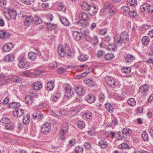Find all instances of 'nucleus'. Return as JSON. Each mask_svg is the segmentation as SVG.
I'll return each mask as SVG.
<instances>
[{
  "label": "nucleus",
  "mask_w": 153,
  "mask_h": 153,
  "mask_svg": "<svg viewBox=\"0 0 153 153\" xmlns=\"http://www.w3.org/2000/svg\"><path fill=\"white\" fill-rule=\"evenodd\" d=\"M37 55L36 53L33 52H30L28 54V58L32 61H34L37 58Z\"/></svg>",
  "instance_id": "obj_29"
},
{
  "label": "nucleus",
  "mask_w": 153,
  "mask_h": 153,
  "mask_svg": "<svg viewBox=\"0 0 153 153\" xmlns=\"http://www.w3.org/2000/svg\"><path fill=\"white\" fill-rule=\"evenodd\" d=\"M5 14L6 17L8 19H14L16 18L17 13L16 10L13 9L7 8L3 12Z\"/></svg>",
  "instance_id": "obj_5"
},
{
  "label": "nucleus",
  "mask_w": 153,
  "mask_h": 153,
  "mask_svg": "<svg viewBox=\"0 0 153 153\" xmlns=\"http://www.w3.org/2000/svg\"><path fill=\"white\" fill-rule=\"evenodd\" d=\"M68 127L67 125L62 128L60 131L59 134L61 136L63 137L65 134L68 131Z\"/></svg>",
  "instance_id": "obj_46"
},
{
  "label": "nucleus",
  "mask_w": 153,
  "mask_h": 153,
  "mask_svg": "<svg viewBox=\"0 0 153 153\" xmlns=\"http://www.w3.org/2000/svg\"><path fill=\"white\" fill-rule=\"evenodd\" d=\"M65 48V52L66 53V55L67 57H69V56H71V53L70 48L68 45H65V47H63Z\"/></svg>",
  "instance_id": "obj_34"
},
{
  "label": "nucleus",
  "mask_w": 153,
  "mask_h": 153,
  "mask_svg": "<svg viewBox=\"0 0 153 153\" xmlns=\"http://www.w3.org/2000/svg\"><path fill=\"white\" fill-rule=\"evenodd\" d=\"M127 2L128 5L130 6H133L134 7L136 6L137 4L136 0H127Z\"/></svg>",
  "instance_id": "obj_54"
},
{
  "label": "nucleus",
  "mask_w": 153,
  "mask_h": 153,
  "mask_svg": "<svg viewBox=\"0 0 153 153\" xmlns=\"http://www.w3.org/2000/svg\"><path fill=\"white\" fill-rule=\"evenodd\" d=\"M30 116L29 114H27L25 116L23 119V123L25 125H27L30 122Z\"/></svg>",
  "instance_id": "obj_31"
},
{
  "label": "nucleus",
  "mask_w": 153,
  "mask_h": 153,
  "mask_svg": "<svg viewBox=\"0 0 153 153\" xmlns=\"http://www.w3.org/2000/svg\"><path fill=\"white\" fill-rule=\"evenodd\" d=\"M121 9L123 12L128 13V14L130 12V9L128 6H124L121 7Z\"/></svg>",
  "instance_id": "obj_58"
},
{
  "label": "nucleus",
  "mask_w": 153,
  "mask_h": 153,
  "mask_svg": "<svg viewBox=\"0 0 153 153\" xmlns=\"http://www.w3.org/2000/svg\"><path fill=\"white\" fill-rule=\"evenodd\" d=\"M10 79L11 81L14 83H19L21 81L20 77L15 75H12Z\"/></svg>",
  "instance_id": "obj_35"
},
{
  "label": "nucleus",
  "mask_w": 153,
  "mask_h": 153,
  "mask_svg": "<svg viewBox=\"0 0 153 153\" xmlns=\"http://www.w3.org/2000/svg\"><path fill=\"white\" fill-rule=\"evenodd\" d=\"M123 133L126 136H130L131 134V131L129 128H124L122 131Z\"/></svg>",
  "instance_id": "obj_43"
},
{
  "label": "nucleus",
  "mask_w": 153,
  "mask_h": 153,
  "mask_svg": "<svg viewBox=\"0 0 153 153\" xmlns=\"http://www.w3.org/2000/svg\"><path fill=\"white\" fill-rule=\"evenodd\" d=\"M14 55L13 54H10L7 55L5 56L4 58V60L5 62L12 61L14 59Z\"/></svg>",
  "instance_id": "obj_30"
},
{
  "label": "nucleus",
  "mask_w": 153,
  "mask_h": 153,
  "mask_svg": "<svg viewBox=\"0 0 153 153\" xmlns=\"http://www.w3.org/2000/svg\"><path fill=\"white\" fill-rule=\"evenodd\" d=\"M114 55L111 53H108L105 54L104 59L107 61H110L114 57Z\"/></svg>",
  "instance_id": "obj_39"
},
{
  "label": "nucleus",
  "mask_w": 153,
  "mask_h": 153,
  "mask_svg": "<svg viewBox=\"0 0 153 153\" xmlns=\"http://www.w3.org/2000/svg\"><path fill=\"white\" fill-rule=\"evenodd\" d=\"M25 100L26 103L29 105L32 104L33 102V99L30 96L27 95L25 98Z\"/></svg>",
  "instance_id": "obj_37"
},
{
  "label": "nucleus",
  "mask_w": 153,
  "mask_h": 153,
  "mask_svg": "<svg viewBox=\"0 0 153 153\" xmlns=\"http://www.w3.org/2000/svg\"><path fill=\"white\" fill-rule=\"evenodd\" d=\"M79 17L81 20L79 21L77 23L78 26L84 27L85 26L89 25L88 20L89 19V16L88 13L84 12H81L79 14Z\"/></svg>",
  "instance_id": "obj_2"
},
{
  "label": "nucleus",
  "mask_w": 153,
  "mask_h": 153,
  "mask_svg": "<svg viewBox=\"0 0 153 153\" xmlns=\"http://www.w3.org/2000/svg\"><path fill=\"white\" fill-rule=\"evenodd\" d=\"M59 19L62 24L66 26H69L70 25L71 23L66 18L59 16Z\"/></svg>",
  "instance_id": "obj_19"
},
{
  "label": "nucleus",
  "mask_w": 153,
  "mask_h": 153,
  "mask_svg": "<svg viewBox=\"0 0 153 153\" xmlns=\"http://www.w3.org/2000/svg\"><path fill=\"white\" fill-rule=\"evenodd\" d=\"M111 7L109 8V10L108 11L106 14V17L109 19L114 14V11L111 9Z\"/></svg>",
  "instance_id": "obj_42"
},
{
  "label": "nucleus",
  "mask_w": 153,
  "mask_h": 153,
  "mask_svg": "<svg viewBox=\"0 0 153 153\" xmlns=\"http://www.w3.org/2000/svg\"><path fill=\"white\" fill-rule=\"evenodd\" d=\"M128 14L131 17L134 18H137L138 15V13L135 10H133L131 11L130 10V12H129Z\"/></svg>",
  "instance_id": "obj_55"
},
{
  "label": "nucleus",
  "mask_w": 153,
  "mask_h": 153,
  "mask_svg": "<svg viewBox=\"0 0 153 153\" xmlns=\"http://www.w3.org/2000/svg\"><path fill=\"white\" fill-rule=\"evenodd\" d=\"M14 115L17 117H20L24 114V110L20 108L15 109L13 111Z\"/></svg>",
  "instance_id": "obj_15"
},
{
  "label": "nucleus",
  "mask_w": 153,
  "mask_h": 153,
  "mask_svg": "<svg viewBox=\"0 0 153 153\" xmlns=\"http://www.w3.org/2000/svg\"><path fill=\"white\" fill-rule=\"evenodd\" d=\"M19 61L18 66L22 69H27L29 68V65L27 63L26 58L24 56H21L18 59Z\"/></svg>",
  "instance_id": "obj_4"
},
{
  "label": "nucleus",
  "mask_w": 153,
  "mask_h": 153,
  "mask_svg": "<svg viewBox=\"0 0 153 153\" xmlns=\"http://www.w3.org/2000/svg\"><path fill=\"white\" fill-rule=\"evenodd\" d=\"M56 25L55 24H53L50 23H47V28L50 30H53L56 27Z\"/></svg>",
  "instance_id": "obj_50"
},
{
  "label": "nucleus",
  "mask_w": 153,
  "mask_h": 153,
  "mask_svg": "<svg viewBox=\"0 0 153 153\" xmlns=\"http://www.w3.org/2000/svg\"><path fill=\"white\" fill-rule=\"evenodd\" d=\"M72 36L74 39L77 41H79L82 37L81 31L79 32L77 31H74L72 33Z\"/></svg>",
  "instance_id": "obj_21"
},
{
  "label": "nucleus",
  "mask_w": 153,
  "mask_h": 153,
  "mask_svg": "<svg viewBox=\"0 0 153 153\" xmlns=\"http://www.w3.org/2000/svg\"><path fill=\"white\" fill-rule=\"evenodd\" d=\"M98 7L97 6H93L91 5L88 12L91 16H94L98 12Z\"/></svg>",
  "instance_id": "obj_12"
},
{
  "label": "nucleus",
  "mask_w": 153,
  "mask_h": 153,
  "mask_svg": "<svg viewBox=\"0 0 153 153\" xmlns=\"http://www.w3.org/2000/svg\"><path fill=\"white\" fill-rule=\"evenodd\" d=\"M81 34L82 35V36H83L85 40L88 41L90 40L89 32L88 30L84 29L83 31H81Z\"/></svg>",
  "instance_id": "obj_23"
},
{
  "label": "nucleus",
  "mask_w": 153,
  "mask_h": 153,
  "mask_svg": "<svg viewBox=\"0 0 153 153\" xmlns=\"http://www.w3.org/2000/svg\"><path fill=\"white\" fill-rule=\"evenodd\" d=\"M140 11L144 14H147L150 12V6L148 3H145L142 5L140 7Z\"/></svg>",
  "instance_id": "obj_6"
},
{
  "label": "nucleus",
  "mask_w": 153,
  "mask_h": 153,
  "mask_svg": "<svg viewBox=\"0 0 153 153\" xmlns=\"http://www.w3.org/2000/svg\"><path fill=\"white\" fill-rule=\"evenodd\" d=\"M11 117L9 115L4 116L2 117L0 122L5 125L6 128L8 130H12L13 127L11 124Z\"/></svg>",
  "instance_id": "obj_3"
},
{
  "label": "nucleus",
  "mask_w": 153,
  "mask_h": 153,
  "mask_svg": "<svg viewBox=\"0 0 153 153\" xmlns=\"http://www.w3.org/2000/svg\"><path fill=\"white\" fill-rule=\"evenodd\" d=\"M81 108L79 106L73 108L71 111V114L72 116L76 115L80 110Z\"/></svg>",
  "instance_id": "obj_25"
},
{
  "label": "nucleus",
  "mask_w": 153,
  "mask_h": 153,
  "mask_svg": "<svg viewBox=\"0 0 153 153\" xmlns=\"http://www.w3.org/2000/svg\"><path fill=\"white\" fill-rule=\"evenodd\" d=\"M111 7V6L110 5H105L104 6L103 8L101 10L100 13H107L108 11L109 10V8Z\"/></svg>",
  "instance_id": "obj_49"
},
{
  "label": "nucleus",
  "mask_w": 153,
  "mask_h": 153,
  "mask_svg": "<svg viewBox=\"0 0 153 153\" xmlns=\"http://www.w3.org/2000/svg\"><path fill=\"white\" fill-rule=\"evenodd\" d=\"M75 91H76L78 95L82 96L85 93V90L84 87L79 85L75 87Z\"/></svg>",
  "instance_id": "obj_11"
},
{
  "label": "nucleus",
  "mask_w": 153,
  "mask_h": 153,
  "mask_svg": "<svg viewBox=\"0 0 153 153\" xmlns=\"http://www.w3.org/2000/svg\"><path fill=\"white\" fill-rule=\"evenodd\" d=\"M85 100L89 103H92L95 101L96 98L92 95L89 94L85 96Z\"/></svg>",
  "instance_id": "obj_18"
},
{
  "label": "nucleus",
  "mask_w": 153,
  "mask_h": 153,
  "mask_svg": "<svg viewBox=\"0 0 153 153\" xmlns=\"http://www.w3.org/2000/svg\"><path fill=\"white\" fill-rule=\"evenodd\" d=\"M149 86L146 84L142 85L139 89V92L143 93L147 92L149 89Z\"/></svg>",
  "instance_id": "obj_27"
},
{
  "label": "nucleus",
  "mask_w": 153,
  "mask_h": 153,
  "mask_svg": "<svg viewBox=\"0 0 153 153\" xmlns=\"http://www.w3.org/2000/svg\"><path fill=\"white\" fill-rule=\"evenodd\" d=\"M98 145L101 148L104 149L106 148L108 146L107 142L105 140H101L99 141Z\"/></svg>",
  "instance_id": "obj_26"
},
{
  "label": "nucleus",
  "mask_w": 153,
  "mask_h": 153,
  "mask_svg": "<svg viewBox=\"0 0 153 153\" xmlns=\"http://www.w3.org/2000/svg\"><path fill=\"white\" fill-rule=\"evenodd\" d=\"M54 83L51 81L47 83L46 87L48 91L52 90L54 87Z\"/></svg>",
  "instance_id": "obj_38"
},
{
  "label": "nucleus",
  "mask_w": 153,
  "mask_h": 153,
  "mask_svg": "<svg viewBox=\"0 0 153 153\" xmlns=\"http://www.w3.org/2000/svg\"><path fill=\"white\" fill-rule=\"evenodd\" d=\"M10 35L9 33L4 30L0 31V38L3 39H8Z\"/></svg>",
  "instance_id": "obj_16"
},
{
  "label": "nucleus",
  "mask_w": 153,
  "mask_h": 153,
  "mask_svg": "<svg viewBox=\"0 0 153 153\" xmlns=\"http://www.w3.org/2000/svg\"><path fill=\"white\" fill-rule=\"evenodd\" d=\"M118 45H117L114 42V45L109 44L108 45V49L109 51H115L117 49L116 46H117Z\"/></svg>",
  "instance_id": "obj_47"
},
{
  "label": "nucleus",
  "mask_w": 153,
  "mask_h": 153,
  "mask_svg": "<svg viewBox=\"0 0 153 153\" xmlns=\"http://www.w3.org/2000/svg\"><path fill=\"white\" fill-rule=\"evenodd\" d=\"M131 69L130 67H123L121 69V71L123 73L129 74L130 73Z\"/></svg>",
  "instance_id": "obj_51"
},
{
  "label": "nucleus",
  "mask_w": 153,
  "mask_h": 153,
  "mask_svg": "<svg viewBox=\"0 0 153 153\" xmlns=\"http://www.w3.org/2000/svg\"><path fill=\"white\" fill-rule=\"evenodd\" d=\"M50 130V125L48 123H46L44 124L42 126L41 128V132L45 134H48Z\"/></svg>",
  "instance_id": "obj_7"
},
{
  "label": "nucleus",
  "mask_w": 153,
  "mask_h": 153,
  "mask_svg": "<svg viewBox=\"0 0 153 153\" xmlns=\"http://www.w3.org/2000/svg\"><path fill=\"white\" fill-rule=\"evenodd\" d=\"M34 20V17L32 16H28L26 17L24 22L25 24V26H27L32 25Z\"/></svg>",
  "instance_id": "obj_13"
},
{
  "label": "nucleus",
  "mask_w": 153,
  "mask_h": 153,
  "mask_svg": "<svg viewBox=\"0 0 153 153\" xmlns=\"http://www.w3.org/2000/svg\"><path fill=\"white\" fill-rule=\"evenodd\" d=\"M90 40L89 41H91L94 45H96L98 42L97 37L95 36L93 37L92 38H90Z\"/></svg>",
  "instance_id": "obj_52"
},
{
  "label": "nucleus",
  "mask_w": 153,
  "mask_h": 153,
  "mask_svg": "<svg viewBox=\"0 0 153 153\" xmlns=\"http://www.w3.org/2000/svg\"><path fill=\"white\" fill-rule=\"evenodd\" d=\"M75 153H82L83 151L82 147L81 146H76L74 149Z\"/></svg>",
  "instance_id": "obj_45"
},
{
  "label": "nucleus",
  "mask_w": 153,
  "mask_h": 153,
  "mask_svg": "<svg viewBox=\"0 0 153 153\" xmlns=\"http://www.w3.org/2000/svg\"><path fill=\"white\" fill-rule=\"evenodd\" d=\"M77 124L78 127L80 129L84 128L85 126V123L82 121L79 120V121L77 123Z\"/></svg>",
  "instance_id": "obj_56"
},
{
  "label": "nucleus",
  "mask_w": 153,
  "mask_h": 153,
  "mask_svg": "<svg viewBox=\"0 0 153 153\" xmlns=\"http://www.w3.org/2000/svg\"><path fill=\"white\" fill-rule=\"evenodd\" d=\"M7 0H0V8L2 10L3 12L7 9Z\"/></svg>",
  "instance_id": "obj_22"
},
{
  "label": "nucleus",
  "mask_w": 153,
  "mask_h": 153,
  "mask_svg": "<svg viewBox=\"0 0 153 153\" xmlns=\"http://www.w3.org/2000/svg\"><path fill=\"white\" fill-rule=\"evenodd\" d=\"M88 56L86 54H82L78 56V59L81 62L86 61L88 59Z\"/></svg>",
  "instance_id": "obj_32"
},
{
  "label": "nucleus",
  "mask_w": 153,
  "mask_h": 153,
  "mask_svg": "<svg viewBox=\"0 0 153 153\" xmlns=\"http://www.w3.org/2000/svg\"><path fill=\"white\" fill-rule=\"evenodd\" d=\"M128 104L130 106H134L136 105V101L133 98L129 99L127 101Z\"/></svg>",
  "instance_id": "obj_53"
},
{
  "label": "nucleus",
  "mask_w": 153,
  "mask_h": 153,
  "mask_svg": "<svg viewBox=\"0 0 153 153\" xmlns=\"http://www.w3.org/2000/svg\"><path fill=\"white\" fill-rule=\"evenodd\" d=\"M99 100L101 102H102L105 99V97L102 93H100L98 96Z\"/></svg>",
  "instance_id": "obj_63"
},
{
  "label": "nucleus",
  "mask_w": 153,
  "mask_h": 153,
  "mask_svg": "<svg viewBox=\"0 0 153 153\" xmlns=\"http://www.w3.org/2000/svg\"><path fill=\"white\" fill-rule=\"evenodd\" d=\"M105 53L104 51L102 50L99 51L97 54V56L99 58H101L104 55Z\"/></svg>",
  "instance_id": "obj_61"
},
{
  "label": "nucleus",
  "mask_w": 153,
  "mask_h": 153,
  "mask_svg": "<svg viewBox=\"0 0 153 153\" xmlns=\"http://www.w3.org/2000/svg\"><path fill=\"white\" fill-rule=\"evenodd\" d=\"M72 89L73 88L69 85L65 87V98L66 97L67 98H69L72 95L74 94Z\"/></svg>",
  "instance_id": "obj_8"
},
{
  "label": "nucleus",
  "mask_w": 153,
  "mask_h": 153,
  "mask_svg": "<svg viewBox=\"0 0 153 153\" xmlns=\"http://www.w3.org/2000/svg\"><path fill=\"white\" fill-rule=\"evenodd\" d=\"M141 137L142 139L145 141H148L149 136L147 132L145 131H143L142 132Z\"/></svg>",
  "instance_id": "obj_48"
},
{
  "label": "nucleus",
  "mask_w": 153,
  "mask_h": 153,
  "mask_svg": "<svg viewBox=\"0 0 153 153\" xmlns=\"http://www.w3.org/2000/svg\"><path fill=\"white\" fill-rule=\"evenodd\" d=\"M114 41L117 45H121L122 43H128L129 41L128 34L126 32L121 33L119 36H116L114 38Z\"/></svg>",
  "instance_id": "obj_1"
},
{
  "label": "nucleus",
  "mask_w": 153,
  "mask_h": 153,
  "mask_svg": "<svg viewBox=\"0 0 153 153\" xmlns=\"http://www.w3.org/2000/svg\"><path fill=\"white\" fill-rule=\"evenodd\" d=\"M57 63L56 62L51 63L49 64V68L50 69H53L56 68L57 67Z\"/></svg>",
  "instance_id": "obj_60"
},
{
  "label": "nucleus",
  "mask_w": 153,
  "mask_h": 153,
  "mask_svg": "<svg viewBox=\"0 0 153 153\" xmlns=\"http://www.w3.org/2000/svg\"><path fill=\"white\" fill-rule=\"evenodd\" d=\"M58 8L64 12H65L66 10V7L61 3L59 4Z\"/></svg>",
  "instance_id": "obj_59"
},
{
  "label": "nucleus",
  "mask_w": 153,
  "mask_h": 153,
  "mask_svg": "<svg viewBox=\"0 0 153 153\" xmlns=\"http://www.w3.org/2000/svg\"><path fill=\"white\" fill-rule=\"evenodd\" d=\"M42 84L41 82L38 81L34 82L32 85L33 89L36 90H40L42 88Z\"/></svg>",
  "instance_id": "obj_17"
},
{
  "label": "nucleus",
  "mask_w": 153,
  "mask_h": 153,
  "mask_svg": "<svg viewBox=\"0 0 153 153\" xmlns=\"http://www.w3.org/2000/svg\"><path fill=\"white\" fill-rule=\"evenodd\" d=\"M92 117L91 114L89 112H85L82 115V117L85 119H90V117Z\"/></svg>",
  "instance_id": "obj_57"
},
{
  "label": "nucleus",
  "mask_w": 153,
  "mask_h": 153,
  "mask_svg": "<svg viewBox=\"0 0 153 153\" xmlns=\"http://www.w3.org/2000/svg\"><path fill=\"white\" fill-rule=\"evenodd\" d=\"M105 81L110 86L114 88L116 86V82L113 77L108 76L105 78Z\"/></svg>",
  "instance_id": "obj_9"
},
{
  "label": "nucleus",
  "mask_w": 153,
  "mask_h": 153,
  "mask_svg": "<svg viewBox=\"0 0 153 153\" xmlns=\"http://www.w3.org/2000/svg\"><path fill=\"white\" fill-rule=\"evenodd\" d=\"M43 118L42 114L38 110H35L33 113L32 118L34 119L42 120Z\"/></svg>",
  "instance_id": "obj_10"
},
{
  "label": "nucleus",
  "mask_w": 153,
  "mask_h": 153,
  "mask_svg": "<svg viewBox=\"0 0 153 153\" xmlns=\"http://www.w3.org/2000/svg\"><path fill=\"white\" fill-rule=\"evenodd\" d=\"M142 27L143 30H146L151 28V26L150 25L145 24L142 25Z\"/></svg>",
  "instance_id": "obj_64"
},
{
  "label": "nucleus",
  "mask_w": 153,
  "mask_h": 153,
  "mask_svg": "<svg viewBox=\"0 0 153 153\" xmlns=\"http://www.w3.org/2000/svg\"><path fill=\"white\" fill-rule=\"evenodd\" d=\"M135 59V57L134 55L130 54L127 55L125 58V62L128 64H131Z\"/></svg>",
  "instance_id": "obj_14"
},
{
  "label": "nucleus",
  "mask_w": 153,
  "mask_h": 153,
  "mask_svg": "<svg viewBox=\"0 0 153 153\" xmlns=\"http://www.w3.org/2000/svg\"><path fill=\"white\" fill-rule=\"evenodd\" d=\"M105 107L109 112L111 113L113 112L114 108L112 105L109 103L107 102L105 104Z\"/></svg>",
  "instance_id": "obj_36"
},
{
  "label": "nucleus",
  "mask_w": 153,
  "mask_h": 153,
  "mask_svg": "<svg viewBox=\"0 0 153 153\" xmlns=\"http://www.w3.org/2000/svg\"><path fill=\"white\" fill-rule=\"evenodd\" d=\"M65 48L61 46L59 47L57 52L59 55L61 57L66 56L65 52Z\"/></svg>",
  "instance_id": "obj_24"
},
{
  "label": "nucleus",
  "mask_w": 153,
  "mask_h": 153,
  "mask_svg": "<svg viewBox=\"0 0 153 153\" xmlns=\"http://www.w3.org/2000/svg\"><path fill=\"white\" fill-rule=\"evenodd\" d=\"M128 144L126 143H123L119 146V147L123 149L128 148Z\"/></svg>",
  "instance_id": "obj_62"
},
{
  "label": "nucleus",
  "mask_w": 153,
  "mask_h": 153,
  "mask_svg": "<svg viewBox=\"0 0 153 153\" xmlns=\"http://www.w3.org/2000/svg\"><path fill=\"white\" fill-rule=\"evenodd\" d=\"M141 41L143 45H147L149 42L150 39L148 36H144L142 38Z\"/></svg>",
  "instance_id": "obj_41"
},
{
  "label": "nucleus",
  "mask_w": 153,
  "mask_h": 153,
  "mask_svg": "<svg viewBox=\"0 0 153 153\" xmlns=\"http://www.w3.org/2000/svg\"><path fill=\"white\" fill-rule=\"evenodd\" d=\"M85 83L88 86L92 87L94 86L95 85V83L90 79H87L85 81Z\"/></svg>",
  "instance_id": "obj_44"
},
{
  "label": "nucleus",
  "mask_w": 153,
  "mask_h": 153,
  "mask_svg": "<svg viewBox=\"0 0 153 153\" xmlns=\"http://www.w3.org/2000/svg\"><path fill=\"white\" fill-rule=\"evenodd\" d=\"M13 47V44L10 42L5 44L3 47V49L4 51L8 52L11 50Z\"/></svg>",
  "instance_id": "obj_20"
},
{
  "label": "nucleus",
  "mask_w": 153,
  "mask_h": 153,
  "mask_svg": "<svg viewBox=\"0 0 153 153\" xmlns=\"http://www.w3.org/2000/svg\"><path fill=\"white\" fill-rule=\"evenodd\" d=\"M34 21L35 24L36 25H39L42 23V19L37 15H34Z\"/></svg>",
  "instance_id": "obj_40"
},
{
  "label": "nucleus",
  "mask_w": 153,
  "mask_h": 153,
  "mask_svg": "<svg viewBox=\"0 0 153 153\" xmlns=\"http://www.w3.org/2000/svg\"><path fill=\"white\" fill-rule=\"evenodd\" d=\"M81 8L83 10L86 11H88L91 5L88 4L87 2H82L81 4Z\"/></svg>",
  "instance_id": "obj_33"
},
{
  "label": "nucleus",
  "mask_w": 153,
  "mask_h": 153,
  "mask_svg": "<svg viewBox=\"0 0 153 153\" xmlns=\"http://www.w3.org/2000/svg\"><path fill=\"white\" fill-rule=\"evenodd\" d=\"M20 106V103L18 102H13L12 103H10L8 105V107L15 109H17Z\"/></svg>",
  "instance_id": "obj_28"
}]
</instances>
